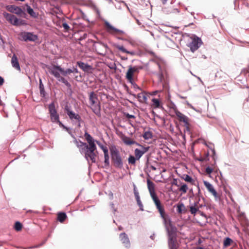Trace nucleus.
I'll return each instance as SVG.
<instances>
[{
    "instance_id": "obj_1",
    "label": "nucleus",
    "mask_w": 249,
    "mask_h": 249,
    "mask_svg": "<svg viewBox=\"0 0 249 249\" xmlns=\"http://www.w3.org/2000/svg\"><path fill=\"white\" fill-rule=\"evenodd\" d=\"M84 137L88 143L85 147L80 149V152L84 154V157L89 163L90 162L91 163H95L98 156V151L95 143V141L87 132L85 133Z\"/></svg>"
},
{
    "instance_id": "obj_2",
    "label": "nucleus",
    "mask_w": 249,
    "mask_h": 249,
    "mask_svg": "<svg viewBox=\"0 0 249 249\" xmlns=\"http://www.w3.org/2000/svg\"><path fill=\"white\" fill-rule=\"evenodd\" d=\"M168 234V246L170 249H177L178 245L176 239L177 229L172 224L165 226Z\"/></svg>"
},
{
    "instance_id": "obj_3",
    "label": "nucleus",
    "mask_w": 249,
    "mask_h": 249,
    "mask_svg": "<svg viewBox=\"0 0 249 249\" xmlns=\"http://www.w3.org/2000/svg\"><path fill=\"white\" fill-rule=\"evenodd\" d=\"M89 103L93 111L97 115L100 114V103L98 100L97 95L94 92H91L89 95Z\"/></svg>"
},
{
    "instance_id": "obj_4",
    "label": "nucleus",
    "mask_w": 249,
    "mask_h": 249,
    "mask_svg": "<svg viewBox=\"0 0 249 249\" xmlns=\"http://www.w3.org/2000/svg\"><path fill=\"white\" fill-rule=\"evenodd\" d=\"M111 159L114 166L118 168H122L123 160L118 150L116 148L110 149Z\"/></svg>"
},
{
    "instance_id": "obj_5",
    "label": "nucleus",
    "mask_w": 249,
    "mask_h": 249,
    "mask_svg": "<svg viewBox=\"0 0 249 249\" xmlns=\"http://www.w3.org/2000/svg\"><path fill=\"white\" fill-rule=\"evenodd\" d=\"M48 109L50 114L51 121L53 123H56L60 125H62V123L59 121V116L55 109L54 102H52L49 105Z\"/></svg>"
},
{
    "instance_id": "obj_6",
    "label": "nucleus",
    "mask_w": 249,
    "mask_h": 249,
    "mask_svg": "<svg viewBox=\"0 0 249 249\" xmlns=\"http://www.w3.org/2000/svg\"><path fill=\"white\" fill-rule=\"evenodd\" d=\"M173 108L179 121L183 122L186 130L190 131V124L188 118L179 112L175 105H173Z\"/></svg>"
},
{
    "instance_id": "obj_7",
    "label": "nucleus",
    "mask_w": 249,
    "mask_h": 249,
    "mask_svg": "<svg viewBox=\"0 0 249 249\" xmlns=\"http://www.w3.org/2000/svg\"><path fill=\"white\" fill-rule=\"evenodd\" d=\"M142 69V67L129 66L125 75V78L127 81L129 83H132L134 80V77L135 73H138L139 70Z\"/></svg>"
},
{
    "instance_id": "obj_8",
    "label": "nucleus",
    "mask_w": 249,
    "mask_h": 249,
    "mask_svg": "<svg viewBox=\"0 0 249 249\" xmlns=\"http://www.w3.org/2000/svg\"><path fill=\"white\" fill-rule=\"evenodd\" d=\"M147 185L150 196L153 202H154L160 200L156 194L155 191V184L154 183V182L151 181L149 179H147Z\"/></svg>"
},
{
    "instance_id": "obj_9",
    "label": "nucleus",
    "mask_w": 249,
    "mask_h": 249,
    "mask_svg": "<svg viewBox=\"0 0 249 249\" xmlns=\"http://www.w3.org/2000/svg\"><path fill=\"white\" fill-rule=\"evenodd\" d=\"M3 16L11 24L15 26H19L23 24L22 20L18 19L15 15L4 13Z\"/></svg>"
},
{
    "instance_id": "obj_10",
    "label": "nucleus",
    "mask_w": 249,
    "mask_h": 249,
    "mask_svg": "<svg viewBox=\"0 0 249 249\" xmlns=\"http://www.w3.org/2000/svg\"><path fill=\"white\" fill-rule=\"evenodd\" d=\"M137 145L139 146V148H136L134 150V156L139 160L140 158L149 150V146H145L140 143H137Z\"/></svg>"
},
{
    "instance_id": "obj_11",
    "label": "nucleus",
    "mask_w": 249,
    "mask_h": 249,
    "mask_svg": "<svg viewBox=\"0 0 249 249\" xmlns=\"http://www.w3.org/2000/svg\"><path fill=\"white\" fill-rule=\"evenodd\" d=\"M156 208L158 209L159 212L160 213L161 217L163 219L165 226H171V224H172L171 221L167 217V216L165 213L164 206L161 204H160L159 205L156 206Z\"/></svg>"
},
{
    "instance_id": "obj_12",
    "label": "nucleus",
    "mask_w": 249,
    "mask_h": 249,
    "mask_svg": "<svg viewBox=\"0 0 249 249\" xmlns=\"http://www.w3.org/2000/svg\"><path fill=\"white\" fill-rule=\"evenodd\" d=\"M105 25L107 31L110 34L117 35H123L124 34V32L123 31L115 28L107 21H106L105 22Z\"/></svg>"
},
{
    "instance_id": "obj_13",
    "label": "nucleus",
    "mask_w": 249,
    "mask_h": 249,
    "mask_svg": "<svg viewBox=\"0 0 249 249\" xmlns=\"http://www.w3.org/2000/svg\"><path fill=\"white\" fill-rule=\"evenodd\" d=\"M201 40L197 37L192 39V42L190 43L189 47L192 52L197 50L201 44Z\"/></svg>"
},
{
    "instance_id": "obj_14",
    "label": "nucleus",
    "mask_w": 249,
    "mask_h": 249,
    "mask_svg": "<svg viewBox=\"0 0 249 249\" xmlns=\"http://www.w3.org/2000/svg\"><path fill=\"white\" fill-rule=\"evenodd\" d=\"M20 36L22 37V39L25 41H35L38 39V36L36 35L29 32L21 33Z\"/></svg>"
},
{
    "instance_id": "obj_15",
    "label": "nucleus",
    "mask_w": 249,
    "mask_h": 249,
    "mask_svg": "<svg viewBox=\"0 0 249 249\" xmlns=\"http://www.w3.org/2000/svg\"><path fill=\"white\" fill-rule=\"evenodd\" d=\"M66 110L67 115L69 116L71 120H75L79 122L78 126H80V122L81 121L80 116L78 114L75 113L69 109L68 108H66Z\"/></svg>"
},
{
    "instance_id": "obj_16",
    "label": "nucleus",
    "mask_w": 249,
    "mask_h": 249,
    "mask_svg": "<svg viewBox=\"0 0 249 249\" xmlns=\"http://www.w3.org/2000/svg\"><path fill=\"white\" fill-rule=\"evenodd\" d=\"M119 238L122 244H124L126 248H129L130 246L129 239L125 233H121L119 235Z\"/></svg>"
},
{
    "instance_id": "obj_17",
    "label": "nucleus",
    "mask_w": 249,
    "mask_h": 249,
    "mask_svg": "<svg viewBox=\"0 0 249 249\" xmlns=\"http://www.w3.org/2000/svg\"><path fill=\"white\" fill-rule=\"evenodd\" d=\"M59 68H61L59 66L53 65L52 67L48 68V70L50 73L57 78L60 75V70Z\"/></svg>"
},
{
    "instance_id": "obj_18",
    "label": "nucleus",
    "mask_w": 249,
    "mask_h": 249,
    "mask_svg": "<svg viewBox=\"0 0 249 249\" xmlns=\"http://www.w3.org/2000/svg\"><path fill=\"white\" fill-rule=\"evenodd\" d=\"M204 184L205 186L207 189L208 191L211 193L215 198H217L219 197V196L216 192V191L214 189L213 186L209 182L207 181H203Z\"/></svg>"
},
{
    "instance_id": "obj_19",
    "label": "nucleus",
    "mask_w": 249,
    "mask_h": 249,
    "mask_svg": "<svg viewBox=\"0 0 249 249\" xmlns=\"http://www.w3.org/2000/svg\"><path fill=\"white\" fill-rule=\"evenodd\" d=\"M121 138L124 143L127 145H131L132 144L137 145V143H138L136 141L125 136L124 135H122Z\"/></svg>"
},
{
    "instance_id": "obj_20",
    "label": "nucleus",
    "mask_w": 249,
    "mask_h": 249,
    "mask_svg": "<svg viewBox=\"0 0 249 249\" xmlns=\"http://www.w3.org/2000/svg\"><path fill=\"white\" fill-rule=\"evenodd\" d=\"M7 9L9 12L17 15H21L23 12L20 8L15 5L8 6Z\"/></svg>"
},
{
    "instance_id": "obj_21",
    "label": "nucleus",
    "mask_w": 249,
    "mask_h": 249,
    "mask_svg": "<svg viewBox=\"0 0 249 249\" xmlns=\"http://www.w3.org/2000/svg\"><path fill=\"white\" fill-rule=\"evenodd\" d=\"M77 64L85 72H88L91 70V67L90 65L83 62L78 61Z\"/></svg>"
},
{
    "instance_id": "obj_22",
    "label": "nucleus",
    "mask_w": 249,
    "mask_h": 249,
    "mask_svg": "<svg viewBox=\"0 0 249 249\" xmlns=\"http://www.w3.org/2000/svg\"><path fill=\"white\" fill-rule=\"evenodd\" d=\"M133 95L135 97H137L138 101L142 103H145L147 99L146 93L144 92L138 93L137 95L135 94H133Z\"/></svg>"
},
{
    "instance_id": "obj_23",
    "label": "nucleus",
    "mask_w": 249,
    "mask_h": 249,
    "mask_svg": "<svg viewBox=\"0 0 249 249\" xmlns=\"http://www.w3.org/2000/svg\"><path fill=\"white\" fill-rule=\"evenodd\" d=\"M11 63L12 66L18 71L20 70V68L18 61L17 56L16 54H14L11 59Z\"/></svg>"
},
{
    "instance_id": "obj_24",
    "label": "nucleus",
    "mask_w": 249,
    "mask_h": 249,
    "mask_svg": "<svg viewBox=\"0 0 249 249\" xmlns=\"http://www.w3.org/2000/svg\"><path fill=\"white\" fill-rule=\"evenodd\" d=\"M198 204V201H197L195 202L193 205L190 206V212L191 214L195 215L197 212L199 211Z\"/></svg>"
},
{
    "instance_id": "obj_25",
    "label": "nucleus",
    "mask_w": 249,
    "mask_h": 249,
    "mask_svg": "<svg viewBox=\"0 0 249 249\" xmlns=\"http://www.w3.org/2000/svg\"><path fill=\"white\" fill-rule=\"evenodd\" d=\"M67 218V216L65 213L59 212L57 214V220L60 223H63Z\"/></svg>"
},
{
    "instance_id": "obj_26",
    "label": "nucleus",
    "mask_w": 249,
    "mask_h": 249,
    "mask_svg": "<svg viewBox=\"0 0 249 249\" xmlns=\"http://www.w3.org/2000/svg\"><path fill=\"white\" fill-rule=\"evenodd\" d=\"M114 46L119 50L121 51V52L129 54L131 55H133L135 54V53L134 52H130L127 50H126L123 46H121L117 44H115Z\"/></svg>"
},
{
    "instance_id": "obj_27",
    "label": "nucleus",
    "mask_w": 249,
    "mask_h": 249,
    "mask_svg": "<svg viewBox=\"0 0 249 249\" xmlns=\"http://www.w3.org/2000/svg\"><path fill=\"white\" fill-rule=\"evenodd\" d=\"M182 178L185 181L190 183L192 185H196L195 180L188 175H184Z\"/></svg>"
},
{
    "instance_id": "obj_28",
    "label": "nucleus",
    "mask_w": 249,
    "mask_h": 249,
    "mask_svg": "<svg viewBox=\"0 0 249 249\" xmlns=\"http://www.w3.org/2000/svg\"><path fill=\"white\" fill-rule=\"evenodd\" d=\"M73 138H74L73 142L76 144V145L77 146V147H78L79 148V150L81 149H82V148H83V147H85V146L87 144V143L82 142L81 141L78 142L75 137H73Z\"/></svg>"
},
{
    "instance_id": "obj_29",
    "label": "nucleus",
    "mask_w": 249,
    "mask_h": 249,
    "mask_svg": "<svg viewBox=\"0 0 249 249\" xmlns=\"http://www.w3.org/2000/svg\"><path fill=\"white\" fill-rule=\"evenodd\" d=\"M186 211L185 207L182 203H178L177 205V212L178 213H185Z\"/></svg>"
},
{
    "instance_id": "obj_30",
    "label": "nucleus",
    "mask_w": 249,
    "mask_h": 249,
    "mask_svg": "<svg viewBox=\"0 0 249 249\" xmlns=\"http://www.w3.org/2000/svg\"><path fill=\"white\" fill-rule=\"evenodd\" d=\"M104 158H105V161H104V163H105V165L106 166H108L109 165V155H108V151L107 150H104Z\"/></svg>"
},
{
    "instance_id": "obj_31",
    "label": "nucleus",
    "mask_w": 249,
    "mask_h": 249,
    "mask_svg": "<svg viewBox=\"0 0 249 249\" xmlns=\"http://www.w3.org/2000/svg\"><path fill=\"white\" fill-rule=\"evenodd\" d=\"M39 90H40V94L41 96L44 97L45 96V91L44 87V85L42 83V80L41 79H39Z\"/></svg>"
},
{
    "instance_id": "obj_32",
    "label": "nucleus",
    "mask_w": 249,
    "mask_h": 249,
    "mask_svg": "<svg viewBox=\"0 0 249 249\" xmlns=\"http://www.w3.org/2000/svg\"><path fill=\"white\" fill-rule=\"evenodd\" d=\"M188 189V186L185 183H181V186L178 188V191L181 193V195L185 194L187 193Z\"/></svg>"
},
{
    "instance_id": "obj_33",
    "label": "nucleus",
    "mask_w": 249,
    "mask_h": 249,
    "mask_svg": "<svg viewBox=\"0 0 249 249\" xmlns=\"http://www.w3.org/2000/svg\"><path fill=\"white\" fill-rule=\"evenodd\" d=\"M56 79L58 81L64 83L67 87L70 88L71 87L70 83L65 78L60 76V75Z\"/></svg>"
},
{
    "instance_id": "obj_34",
    "label": "nucleus",
    "mask_w": 249,
    "mask_h": 249,
    "mask_svg": "<svg viewBox=\"0 0 249 249\" xmlns=\"http://www.w3.org/2000/svg\"><path fill=\"white\" fill-rule=\"evenodd\" d=\"M60 70V73L64 76H67L71 73H73L74 71H72V69H68L66 70H64L63 68H59Z\"/></svg>"
},
{
    "instance_id": "obj_35",
    "label": "nucleus",
    "mask_w": 249,
    "mask_h": 249,
    "mask_svg": "<svg viewBox=\"0 0 249 249\" xmlns=\"http://www.w3.org/2000/svg\"><path fill=\"white\" fill-rule=\"evenodd\" d=\"M137 159L134 156L130 155L128 159V162L129 164L135 165Z\"/></svg>"
},
{
    "instance_id": "obj_36",
    "label": "nucleus",
    "mask_w": 249,
    "mask_h": 249,
    "mask_svg": "<svg viewBox=\"0 0 249 249\" xmlns=\"http://www.w3.org/2000/svg\"><path fill=\"white\" fill-rule=\"evenodd\" d=\"M27 12L32 17H36V15L34 10L29 5H27Z\"/></svg>"
},
{
    "instance_id": "obj_37",
    "label": "nucleus",
    "mask_w": 249,
    "mask_h": 249,
    "mask_svg": "<svg viewBox=\"0 0 249 249\" xmlns=\"http://www.w3.org/2000/svg\"><path fill=\"white\" fill-rule=\"evenodd\" d=\"M152 107L155 108H159L160 107V102L159 99L153 98L152 100Z\"/></svg>"
},
{
    "instance_id": "obj_38",
    "label": "nucleus",
    "mask_w": 249,
    "mask_h": 249,
    "mask_svg": "<svg viewBox=\"0 0 249 249\" xmlns=\"http://www.w3.org/2000/svg\"><path fill=\"white\" fill-rule=\"evenodd\" d=\"M142 137L145 140H149L152 138V134L150 131H146L144 133V134L142 135Z\"/></svg>"
},
{
    "instance_id": "obj_39",
    "label": "nucleus",
    "mask_w": 249,
    "mask_h": 249,
    "mask_svg": "<svg viewBox=\"0 0 249 249\" xmlns=\"http://www.w3.org/2000/svg\"><path fill=\"white\" fill-rule=\"evenodd\" d=\"M232 242V240L231 238L227 237L224 241V246L225 247H228L231 245Z\"/></svg>"
},
{
    "instance_id": "obj_40",
    "label": "nucleus",
    "mask_w": 249,
    "mask_h": 249,
    "mask_svg": "<svg viewBox=\"0 0 249 249\" xmlns=\"http://www.w3.org/2000/svg\"><path fill=\"white\" fill-rule=\"evenodd\" d=\"M14 228L17 231H20L22 229V225L21 223L17 221L15 224Z\"/></svg>"
},
{
    "instance_id": "obj_41",
    "label": "nucleus",
    "mask_w": 249,
    "mask_h": 249,
    "mask_svg": "<svg viewBox=\"0 0 249 249\" xmlns=\"http://www.w3.org/2000/svg\"><path fill=\"white\" fill-rule=\"evenodd\" d=\"M130 83L131 84L133 88L136 91H137L138 90H141V88H139V86L135 83L134 80L132 83Z\"/></svg>"
},
{
    "instance_id": "obj_42",
    "label": "nucleus",
    "mask_w": 249,
    "mask_h": 249,
    "mask_svg": "<svg viewBox=\"0 0 249 249\" xmlns=\"http://www.w3.org/2000/svg\"><path fill=\"white\" fill-rule=\"evenodd\" d=\"M96 143L99 145L100 148L104 152V150H108L107 147L104 146L102 144H101L99 142L96 141Z\"/></svg>"
},
{
    "instance_id": "obj_43",
    "label": "nucleus",
    "mask_w": 249,
    "mask_h": 249,
    "mask_svg": "<svg viewBox=\"0 0 249 249\" xmlns=\"http://www.w3.org/2000/svg\"><path fill=\"white\" fill-rule=\"evenodd\" d=\"M159 78L160 81L162 83L163 86L164 87L165 85L163 83L164 77L162 72L160 73L159 75Z\"/></svg>"
},
{
    "instance_id": "obj_44",
    "label": "nucleus",
    "mask_w": 249,
    "mask_h": 249,
    "mask_svg": "<svg viewBox=\"0 0 249 249\" xmlns=\"http://www.w3.org/2000/svg\"><path fill=\"white\" fill-rule=\"evenodd\" d=\"M137 202L141 211H143V205L140 199L137 200Z\"/></svg>"
},
{
    "instance_id": "obj_45",
    "label": "nucleus",
    "mask_w": 249,
    "mask_h": 249,
    "mask_svg": "<svg viewBox=\"0 0 249 249\" xmlns=\"http://www.w3.org/2000/svg\"><path fill=\"white\" fill-rule=\"evenodd\" d=\"M213 171V169L210 167H207L205 169V172L209 175L211 174Z\"/></svg>"
},
{
    "instance_id": "obj_46",
    "label": "nucleus",
    "mask_w": 249,
    "mask_h": 249,
    "mask_svg": "<svg viewBox=\"0 0 249 249\" xmlns=\"http://www.w3.org/2000/svg\"><path fill=\"white\" fill-rule=\"evenodd\" d=\"M124 116L128 119H135L136 117L133 115H130L128 113H124Z\"/></svg>"
},
{
    "instance_id": "obj_47",
    "label": "nucleus",
    "mask_w": 249,
    "mask_h": 249,
    "mask_svg": "<svg viewBox=\"0 0 249 249\" xmlns=\"http://www.w3.org/2000/svg\"><path fill=\"white\" fill-rule=\"evenodd\" d=\"M62 27L64 28V29L66 30V31H68L69 29H70V27L68 25V24L66 23V22H64V23H62Z\"/></svg>"
},
{
    "instance_id": "obj_48",
    "label": "nucleus",
    "mask_w": 249,
    "mask_h": 249,
    "mask_svg": "<svg viewBox=\"0 0 249 249\" xmlns=\"http://www.w3.org/2000/svg\"><path fill=\"white\" fill-rule=\"evenodd\" d=\"M96 51L100 54H104L106 53V51H102L101 50H99L98 48L96 49Z\"/></svg>"
},
{
    "instance_id": "obj_49",
    "label": "nucleus",
    "mask_w": 249,
    "mask_h": 249,
    "mask_svg": "<svg viewBox=\"0 0 249 249\" xmlns=\"http://www.w3.org/2000/svg\"><path fill=\"white\" fill-rule=\"evenodd\" d=\"M134 195H135L136 200H138V199H140V197L139 193H135V194H134Z\"/></svg>"
},
{
    "instance_id": "obj_50",
    "label": "nucleus",
    "mask_w": 249,
    "mask_h": 249,
    "mask_svg": "<svg viewBox=\"0 0 249 249\" xmlns=\"http://www.w3.org/2000/svg\"><path fill=\"white\" fill-rule=\"evenodd\" d=\"M99 45H100V47H103L105 49H106L107 47V45L106 44H103V43L99 44Z\"/></svg>"
},
{
    "instance_id": "obj_51",
    "label": "nucleus",
    "mask_w": 249,
    "mask_h": 249,
    "mask_svg": "<svg viewBox=\"0 0 249 249\" xmlns=\"http://www.w3.org/2000/svg\"><path fill=\"white\" fill-rule=\"evenodd\" d=\"M3 83H4L3 78L2 77L0 76V86L2 85Z\"/></svg>"
},
{
    "instance_id": "obj_52",
    "label": "nucleus",
    "mask_w": 249,
    "mask_h": 249,
    "mask_svg": "<svg viewBox=\"0 0 249 249\" xmlns=\"http://www.w3.org/2000/svg\"><path fill=\"white\" fill-rule=\"evenodd\" d=\"M154 203V204H155L156 206H157V205H160V204H161L160 200H159L157 201H155Z\"/></svg>"
},
{
    "instance_id": "obj_53",
    "label": "nucleus",
    "mask_w": 249,
    "mask_h": 249,
    "mask_svg": "<svg viewBox=\"0 0 249 249\" xmlns=\"http://www.w3.org/2000/svg\"><path fill=\"white\" fill-rule=\"evenodd\" d=\"M135 193H139L137 188H136V186L134 185V194H135Z\"/></svg>"
},
{
    "instance_id": "obj_54",
    "label": "nucleus",
    "mask_w": 249,
    "mask_h": 249,
    "mask_svg": "<svg viewBox=\"0 0 249 249\" xmlns=\"http://www.w3.org/2000/svg\"><path fill=\"white\" fill-rule=\"evenodd\" d=\"M160 0L161 1L163 4H165L167 1V0Z\"/></svg>"
},
{
    "instance_id": "obj_55",
    "label": "nucleus",
    "mask_w": 249,
    "mask_h": 249,
    "mask_svg": "<svg viewBox=\"0 0 249 249\" xmlns=\"http://www.w3.org/2000/svg\"><path fill=\"white\" fill-rule=\"evenodd\" d=\"M72 71H74V72H75V73H77L78 72V71H77V70L76 68H74L73 69Z\"/></svg>"
},
{
    "instance_id": "obj_56",
    "label": "nucleus",
    "mask_w": 249,
    "mask_h": 249,
    "mask_svg": "<svg viewBox=\"0 0 249 249\" xmlns=\"http://www.w3.org/2000/svg\"><path fill=\"white\" fill-rule=\"evenodd\" d=\"M196 249H206L198 247H196Z\"/></svg>"
},
{
    "instance_id": "obj_57",
    "label": "nucleus",
    "mask_w": 249,
    "mask_h": 249,
    "mask_svg": "<svg viewBox=\"0 0 249 249\" xmlns=\"http://www.w3.org/2000/svg\"><path fill=\"white\" fill-rule=\"evenodd\" d=\"M158 92V91H154V92H153V95H156Z\"/></svg>"
},
{
    "instance_id": "obj_58",
    "label": "nucleus",
    "mask_w": 249,
    "mask_h": 249,
    "mask_svg": "<svg viewBox=\"0 0 249 249\" xmlns=\"http://www.w3.org/2000/svg\"><path fill=\"white\" fill-rule=\"evenodd\" d=\"M119 230H122V228L121 227H119Z\"/></svg>"
},
{
    "instance_id": "obj_59",
    "label": "nucleus",
    "mask_w": 249,
    "mask_h": 249,
    "mask_svg": "<svg viewBox=\"0 0 249 249\" xmlns=\"http://www.w3.org/2000/svg\"><path fill=\"white\" fill-rule=\"evenodd\" d=\"M173 184H175V185H177V183H176V182H174V183H173Z\"/></svg>"
},
{
    "instance_id": "obj_60",
    "label": "nucleus",
    "mask_w": 249,
    "mask_h": 249,
    "mask_svg": "<svg viewBox=\"0 0 249 249\" xmlns=\"http://www.w3.org/2000/svg\"><path fill=\"white\" fill-rule=\"evenodd\" d=\"M197 187H198V192L199 193V192H200V189H199V186H198Z\"/></svg>"
}]
</instances>
